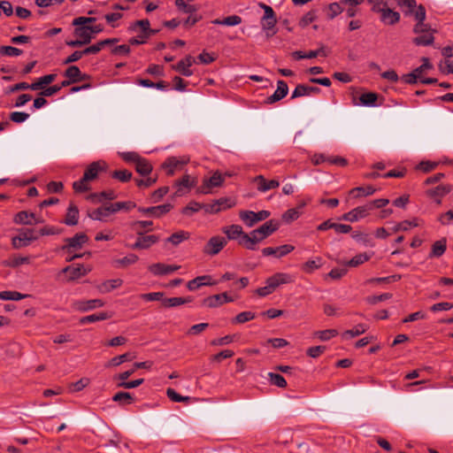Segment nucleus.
Returning <instances> with one entry per match:
<instances>
[{
  "label": "nucleus",
  "mask_w": 453,
  "mask_h": 453,
  "mask_svg": "<svg viewBox=\"0 0 453 453\" xmlns=\"http://www.w3.org/2000/svg\"><path fill=\"white\" fill-rule=\"evenodd\" d=\"M279 226L280 224L278 221L271 219L258 228L251 231L249 234H245L243 238L247 243V250H255L257 249L256 244L277 231Z\"/></svg>",
  "instance_id": "f257e3e1"
},
{
  "label": "nucleus",
  "mask_w": 453,
  "mask_h": 453,
  "mask_svg": "<svg viewBox=\"0 0 453 453\" xmlns=\"http://www.w3.org/2000/svg\"><path fill=\"white\" fill-rule=\"evenodd\" d=\"M35 229L26 228L19 230L18 235L12 237V244L15 249H20L28 246L33 241L38 239V235L35 234Z\"/></svg>",
  "instance_id": "f03ea898"
},
{
  "label": "nucleus",
  "mask_w": 453,
  "mask_h": 453,
  "mask_svg": "<svg viewBox=\"0 0 453 453\" xmlns=\"http://www.w3.org/2000/svg\"><path fill=\"white\" fill-rule=\"evenodd\" d=\"M227 241L225 237L216 235L209 239L203 249L205 255L213 257L218 255L226 245Z\"/></svg>",
  "instance_id": "7ed1b4c3"
},
{
  "label": "nucleus",
  "mask_w": 453,
  "mask_h": 453,
  "mask_svg": "<svg viewBox=\"0 0 453 453\" xmlns=\"http://www.w3.org/2000/svg\"><path fill=\"white\" fill-rule=\"evenodd\" d=\"M240 219L250 227L253 226L257 222L262 221L270 216V211L262 210L257 212L252 211H241Z\"/></svg>",
  "instance_id": "20e7f679"
},
{
  "label": "nucleus",
  "mask_w": 453,
  "mask_h": 453,
  "mask_svg": "<svg viewBox=\"0 0 453 453\" xmlns=\"http://www.w3.org/2000/svg\"><path fill=\"white\" fill-rule=\"evenodd\" d=\"M413 17L417 20V23L413 27V32L415 34L426 33L431 29L430 25L425 23L426 18V12L424 5H418V9L415 11Z\"/></svg>",
  "instance_id": "39448f33"
},
{
  "label": "nucleus",
  "mask_w": 453,
  "mask_h": 453,
  "mask_svg": "<svg viewBox=\"0 0 453 453\" xmlns=\"http://www.w3.org/2000/svg\"><path fill=\"white\" fill-rule=\"evenodd\" d=\"M107 164L104 161H95L88 165L83 173V180L92 181L96 180L99 173L105 172Z\"/></svg>",
  "instance_id": "423d86ee"
},
{
  "label": "nucleus",
  "mask_w": 453,
  "mask_h": 453,
  "mask_svg": "<svg viewBox=\"0 0 453 453\" xmlns=\"http://www.w3.org/2000/svg\"><path fill=\"white\" fill-rule=\"evenodd\" d=\"M88 241V237L84 233H77L73 237L65 239V244L61 247V250L70 253L72 250L81 249Z\"/></svg>",
  "instance_id": "0eeeda50"
},
{
  "label": "nucleus",
  "mask_w": 453,
  "mask_h": 453,
  "mask_svg": "<svg viewBox=\"0 0 453 453\" xmlns=\"http://www.w3.org/2000/svg\"><path fill=\"white\" fill-rule=\"evenodd\" d=\"M223 233L226 234L227 240H238V243L247 249V243L244 241L243 236L247 234L243 232L242 227L240 225H231L222 229Z\"/></svg>",
  "instance_id": "6e6552de"
},
{
  "label": "nucleus",
  "mask_w": 453,
  "mask_h": 453,
  "mask_svg": "<svg viewBox=\"0 0 453 453\" xmlns=\"http://www.w3.org/2000/svg\"><path fill=\"white\" fill-rule=\"evenodd\" d=\"M173 208V204L165 203L151 207H138V211L147 216L160 218L163 215L168 213Z\"/></svg>",
  "instance_id": "1a4fd4ad"
},
{
  "label": "nucleus",
  "mask_w": 453,
  "mask_h": 453,
  "mask_svg": "<svg viewBox=\"0 0 453 453\" xmlns=\"http://www.w3.org/2000/svg\"><path fill=\"white\" fill-rule=\"evenodd\" d=\"M369 211L366 207V204L362 206H357L351 211L342 215L340 219L349 221V222H357L359 219H362L369 215Z\"/></svg>",
  "instance_id": "9d476101"
},
{
  "label": "nucleus",
  "mask_w": 453,
  "mask_h": 453,
  "mask_svg": "<svg viewBox=\"0 0 453 453\" xmlns=\"http://www.w3.org/2000/svg\"><path fill=\"white\" fill-rule=\"evenodd\" d=\"M158 235H145V234H143L142 235H137L136 242L134 244H132L131 248L133 250H147L150 248L153 244L158 242Z\"/></svg>",
  "instance_id": "9b49d317"
},
{
  "label": "nucleus",
  "mask_w": 453,
  "mask_h": 453,
  "mask_svg": "<svg viewBox=\"0 0 453 453\" xmlns=\"http://www.w3.org/2000/svg\"><path fill=\"white\" fill-rule=\"evenodd\" d=\"M195 186L196 181L190 180V176L188 174H185L181 179L175 180L174 187L176 188V191L174 196H181L187 194Z\"/></svg>",
  "instance_id": "f8f14e48"
},
{
  "label": "nucleus",
  "mask_w": 453,
  "mask_h": 453,
  "mask_svg": "<svg viewBox=\"0 0 453 453\" xmlns=\"http://www.w3.org/2000/svg\"><path fill=\"white\" fill-rule=\"evenodd\" d=\"M288 93V86L287 82L283 80H279L277 81V89L274 93L268 96L265 103L268 104H274L281 99H283Z\"/></svg>",
  "instance_id": "ddd939ff"
},
{
  "label": "nucleus",
  "mask_w": 453,
  "mask_h": 453,
  "mask_svg": "<svg viewBox=\"0 0 453 453\" xmlns=\"http://www.w3.org/2000/svg\"><path fill=\"white\" fill-rule=\"evenodd\" d=\"M195 63V58L188 55L183 59L180 60L176 65H172V68L180 73L181 75L189 77L193 74V71L189 68Z\"/></svg>",
  "instance_id": "4468645a"
},
{
  "label": "nucleus",
  "mask_w": 453,
  "mask_h": 453,
  "mask_svg": "<svg viewBox=\"0 0 453 453\" xmlns=\"http://www.w3.org/2000/svg\"><path fill=\"white\" fill-rule=\"evenodd\" d=\"M294 249L295 247L290 244H284L279 247H266L262 250V254L265 257L275 256L280 258L289 254Z\"/></svg>",
  "instance_id": "2eb2a0df"
},
{
  "label": "nucleus",
  "mask_w": 453,
  "mask_h": 453,
  "mask_svg": "<svg viewBox=\"0 0 453 453\" xmlns=\"http://www.w3.org/2000/svg\"><path fill=\"white\" fill-rule=\"evenodd\" d=\"M218 281H213L211 275H202L189 280L187 288L190 291H195L203 286H214Z\"/></svg>",
  "instance_id": "dca6fc26"
},
{
  "label": "nucleus",
  "mask_w": 453,
  "mask_h": 453,
  "mask_svg": "<svg viewBox=\"0 0 453 453\" xmlns=\"http://www.w3.org/2000/svg\"><path fill=\"white\" fill-rule=\"evenodd\" d=\"M292 281L291 275L284 273H276L273 276L269 277L265 283L274 291L279 286L287 284Z\"/></svg>",
  "instance_id": "f3484780"
},
{
  "label": "nucleus",
  "mask_w": 453,
  "mask_h": 453,
  "mask_svg": "<svg viewBox=\"0 0 453 453\" xmlns=\"http://www.w3.org/2000/svg\"><path fill=\"white\" fill-rule=\"evenodd\" d=\"M62 272L68 276L69 280H75L82 276H85L89 270L84 268L82 265H72L65 267Z\"/></svg>",
  "instance_id": "a211bd4d"
},
{
  "label": "nucleus",
  "mask_w": 453,
  "mask_h": 453,
  "mask_svg": "<svg viewBox=\"0 0 453 453\" xmlns=\"http://www.w3.org/2000/svg\"><path fill=\"white\" fill-rule=\"evenodd\" d=\"M64 76L69 79L73 83H77L89 79V75L82 73L80 68L76 65H70L64 72Z\"/></svg>",
  "instance_id": "6ab92c4d"
},
{
  "label": "nucleus",
  "mask_w": 453,
  "mask_h": 453,
  "mask_svg": "<svg viewBox=\"0 0 453 453\" xmlns=\"http://www.w3.org/2000/svg\"><path fill=\"white\" fill-rule=\"evenodd\" d=\"M179 265H165L163 263L152 264L149 266V271L154 275H166L177 271Z\"/></svg>",
  "instance_id": "aec40b11"
},
{
  "label": "nucleus",
  "mask_w": 453,
  "mask_h": 453,
  "mask_svg": "<svg viewBox=\"0 0 453 453\" xmlns=\"http://www.w3.org/2000/svg\"><path fill=\"white\" fill-rule=\"evenodd\" d=\"M111 203L105 206H101L93 211H88V216L93 220L105 221L106 218L112 214Z\"/></svg>",
  "instance_id": "412c9836"
},
{
  "label": "nucleus",
  "mask_w": 453,
  "mask_h": 453,
  "mask_svg": "<svg viewBox=\"0 0 453 453\" xmlns=\"http://www.w3.org/2000/svg\"><path fill=\"white\" fill-rule=\"evenodd\" d=\"M321 89L319 87H311L305 84H298L291 95V99L309 96L311 94H319Z\"/></svg>",
  "instance_id": "4be33fe9"
},
{
  "label": "nucleus",
  "mask_w": 453,
  "mask_h": 453,
  "mask_svg": "<svg viewBox=\"0 0 453 453\" xmlns=\"http://www.w3.org/2000/svg\"><path fill=\"white\" fill-rule=\"evenodd\" d=\"M254 182L257 185V189L261 192H266L280 186L277 180H267L263 175H257L254 178Z\"/></svg>",
  "instance_id": "5701e85b"
},
{
  "label": "nucleus",
  "mask_w": 453,
  "mask_h": 453,
  "mask_svg": "<svg viewBox=\"0 0 453 453\" xmlns=\"http://www.w3.org/2000/svg\"><path fill=\"white\" fill-rule=\"evenodd\" d=\"M13 222L15 224L21 225H33L39 223L40 221L35 219V213L27 211H20L14 216Z\"/></svg>",
  "instance_id": "b1692460"
},
{
  "label": "nucleus",
  "mask_w": 453,
  "mask_h": 453,
  "mask_svg": "<svg viewBox=\"0 0 453 453\" xmlns=\"http://www.w3.org/2000/svg\"><path fill=\"white\" fill-rule=\"evenodd\" d=\"M401 16L398 12L387 7L380 15V21L386 25L393 26L400 21Z\"/></svg>",
  "instance_id": "393cba45"
},
{
  "label": "nucleus",
  "mask_w": 453,
  "mask_h": 453,
  "mask_svg": "<svg viewBox=\"0 0 453 453\" xmlns=\"http://www.w3.org/2000/svg\"><path fill=\"white\" fill-rule=\"evenodd\" d=\"M78 220L79 209L73 203H70L67 208L65 218L62 222L67 226H75L78 224Z\"/></svg>",
  "instance_id": "a878e982"
},
{
  "label": "nucleus",
  "mask_w": 453,
  "mask_h": 453,
  "mask_svg": "<svg viewBox=\"0 0 453 453\" xmlns=\"http://www.w3.org/2000/svg\"><path fill=\"white\" fill-rule=\"evenodd\" d=\"M447 249V240L446 238H441L434 242L432 245L431 251L428 255V258L434 257H441Z\"/></svg>",
  "instance_id": "bb28decb"
},
{
  "label": "nucleus",
  "mask_w": 453,
  "mask_h": 453,
  "mask_svg": "<svg viewBox=\"0 0 453 453\" xmlns=\"http://www.w3.org/2000/svg\"><path fill=\"white\" fill-rule=\"evenodd\" d=\"M104 305V303L101 299H91L86 301H80L76 304V308L81 311H87L90 310H94L96 308H100Z\"/></svg>",
  "instance_id": "cd10ccee"
},
{
  "label": "nucleus",
  "mask_w": 453,
  "mask_h": 453,
  "mask_svg": "<svg viewBox=\"0 0 453 453\" xmlns=\"http://www.w3.org/2000/svg\"><path fill=\"white\" fill-rule=\"evenodd\" d=\"M395 2L403 9L405 16H414L415 11L418 7L416 0H395Z\"/></svg>",
  "instance_id": "c85d7f7f"
},
{
  "label": "nucleus",
  "mask_w": 453,
  "mask_h": 453,
  "mask_svg": "<svg viewBox=\"0 0 453 453\" xmlns=\"http://www.w3.org/2000/svg\"><path fill=\"white\" fill-rule=\"evenodd\" d=\"M57 78V74L50 73L40 77L35 82L30 84V89L39 90L44 88L46 85L52 83Z\"/></svg>",
  "instance_id": "c756f323"
},
{
  "label": "nucleus",
  "mask_w": 453,
  "mask_h": 453,
  "mask_svg": "<svg viewBox=\"0 0 453 453\" xmlns=\"http://www.w3.org/2000/svg\"><path fill=\"white\" fill-rule=\"evenodd\" d=\"M277 22L278 20L276 16L267 18V19L261 18L260 24L262 29L266 32L267 36H273L277 33V31L274 29Z\"/></svg>",
  "instance_id": "7c9ffc66"
},
{
  "label": "nucleus",
  "mask_w": 453,
  "mask_h": 453,
  "mask_svg": "<svg viewBox=\"0 0 453 453\" xmlns=\"http://www.w3.org/2000/svg\"><path fill=\"white\" fill-rule=\"evenodd\" d=\"M186 163L187 161H180L177 157H171L162 164V167L166 170L168 176H173L174 174L175 169H177L179 165H184Z\"/></svg>",
  "instance_id": "2f4dec72"
},
{
  "label": "nucleus",
  "mask_w": 453,
  "mask_h": 453,
  "mask_svg": "<svg viewBox=\"0 0 453 453\" xmlns=\"http://www.w3.org/2000/svg\"><path fill=\"white\" fill-rule=\"evenodd\" d=\"M193 300L191 296L188 297H169L162 300V304L165 308L176 307L181 304L190 303Z\"/></svg>",
  "instance_id": "473e14b6"
},
{
  "label": "nucleus",
  "mask_w": 453,
  "mask_h": 453,
  "mask_svg": "<svg viewBox=\"0 0 453 453\" xmlns=\"http://www.w3.org/2000/svg\"><path fill=\"white\" fill-rule=\"evenodd\" d=\"M153 221L151 220H137L133 223L132 227L137 235H142L149 231H151Z\"/></svg>",
  "instance_id": "72a5a7b5"
},
{
  "label": "nucleus",
  "mask_w": 453,
  "mask_h": 453,
  "mask_svg": "<svg viewBox=\"0 0 453 453\" xmlns=\"http://www.w3.org/2000/svg\"><path fill=\"white\" fill-rule=\"evenodd\" d=\"M109 318H110V315L107 312L101 311L99 313H95V314H91V315L81 318L80 324L86 325V324L95 323L97 321L108 319Z\"/></svg>",
  "instance_id": "f704fd0d"
},
{
  "label": "nucleus",
  "mask_w": 453,
  "mask_h": 453,
  "mask_svg": "<svg viewBox=\"0 0 453 453\" xmlns=\"http://www.w3.org/2000/svg\"><path fill=\"white\" fill-rule=\"evenodd\" d=\"M112 400L116 403H119L120 405L131 404L134 397L129 392L119 391L113 396Z\"/></svg>",
  "instance_id": "c9c22d12"
},
{
  "label": "nucleus",
  "mask_w": 453,
  "mask_h": 453,
  "mask_svg": "<svg viewBox=\"0 0 453 453\" xmlns=\"http://www.w3.org/2000/svg\"><path fill=\"white\" fill-rule=\"evenodd\" d=\"M73 34L77 38L82 40L85 44H88L94 38L90 33V30L88 29V26L75 27Z\"/></svg>",
  "instance_id": "e433bc0d"
},
{
  "label": "nucleus",
  "mask_w": 453,
  "mask_h": 453,
  "mask_svg": "<svg viewBox=\"0 0 453 453\" xmlns=\"http://www.w3.org/2000/svg\"><path fill=\"white\" fill-rule=\"evenodd\" d=\"M190 234L187 231H178L170 235L165 242H171L173 246H178L183 241L189 239Z\"/></svg>",
  "instance_id": "4c0bfd02"
},
{
  "label": "nucleus",
  "mask_w": 453,
  "mask_h": 453,
  "mask_svg": "<svg viewBox=\"0 0 453 453\" xmlns=\"http://www.w3.org/2000/svg\"><path fill=\"white\" fill-rule=\"evenodd\" d=\"M242 21V18L238 15H231L224 18L223 19H216L211 21L212 24L215 25H223V26H237L241 24Z\"/></svg>",
  "instance_id": "58836bf2"
},
{
  "label": "nucleus",
  "mask_w": 453,
  "mask_h": 453,
  "mask_svg": "<svg viewBox=\"0 0 453 453\" xmlns=\"http://www.w3.org/2000/svg\"><path fill=\"white\" fill-rule=\"evenodd\" d=\"M133 356L131 353L129 352H127V353H124L122 355H119V356H116L112 358H111L107 364H105V367L108 368V367H111V366H119L121 364L125 363V362H127V361H131L133 359Z\"/></svg>",
  "instance_id": "ea45409f"
},
{
  "label": "nucleus",
  "mask_w": 453,
  "mask_h": 453,
  "mask_svg": "<svg viewBox=\"0 0 453 453\" xmlns=\"http://www.w3.org/2000/svg\"><path fill=\"white\" fill-rule=\"evenodd\" d=\"M152 169L151 164L144 157H142L135 165L136 172L142 176L149 175Z\"/></svg>",
  "instance_id": "a19ab883"
},
{
  "label": "nucleus",
  "mask_w": 453,
  "mask_h": 453,
  "mask_svg": "<svg viewBox=\"0 0 453 453\" xmlns=\"http://www.w3.org/2000/svg\"><path fill=\"white\" fill-rule=\"evenodd\" d=\"M28 263H29L28 257L13 256V257H10L9 259L4 260L2 262V265L15 268L21 265H25V264H28Z\"/></svg>",
  "instance_id": "79ce46f5"
},
{
  "label": "nucleus",
  "mask_w": 453,
  "mask_h": 453,
  "mask_svg": "<svg viewBox=\"0 0 453 453\" xmlns=\"http://www.w3.org/2000/svg\"><path fill=\"white\" fill-rule=\"evenodd\" d=\"M451 190V187L449 185H439L434 188L427 190V196L431 197H439L441 198L442 196L449 194Z\"/></svg>",
  "instance_id": "37998d69"
},
{
  "label": "nucleus",
  "mask_w": 453,
  "mask_h": 453,
  "mask_svg": "<svg viewBox=\"0 0 453 453\" xmlns=\"http://www.w3.org/2000/svg\"><path fill=\"white\" fill-rule=\"evenodd\" d=\"M123 281L120 279L108 280L101 284L99 290L102 293H109L113 289L120 287Z\"/></svg>",
  "instance_id": "c03bdc74"
},
{
  "label": "nucleus",
  "mask_w": 453,
  "mask_h": 453,
  "mask_svg": "<svg viewBox=\"0 0 453 453\" xmlns=\"http://www.w3.org/2000/svg\"><path fill=\"white\" fill-rule=\"evenodd\" d=\"M158 29H152L150 27L146 30L145 33H140L139 37L141 40L129 39L128 42L131 45H140L143 44L147 42V40L151 36L158 33Z\"/></svg>",
  "instance_id": "a18cd8bd"
},
{
  "label": "nucleus",
  "mask_w": 453,
  "mask_h": 453,
  "mask_svg": "<svg viewBox=\"0 0 453 453\" xmlns=\"http://www.w3.org/2000/svg\"><path fill=\"white\" fill-rule=\"evenodd\" d=\"M139 257L135 254H129L122 258L114 260L116 267H127L130 265H134L138 261Z\"/></svg>",
  "instance_id": "49530a36"
},
{
  "label": "nucleus",
  "mask_w": 453,
  "mask_h": 453,
  "mask_svg": "<svg viewBox=\"0 0 453 453\" xmlns=\"http://www.w3.org/2000/svg\"><path fill=\"white\" fill-rule=\"evenodd\" d=\"M322 258L318 257L315 259L308 260L302 265V270L306 273H311L314 270L320 268Z\"/></svg>",
  "instance_id": "de8ad7c7"
},
{
  "label": "nucleus",
  "mask_w": 453,
  "mask_h": 453,
  "mask_svg": "<svg viewBox=\"0 0 453 453\" xmlns=\"http://www.w3.org/2000/svg\"><path fill=\"white\" fill-rule=\"evenodd\" d=\"M27 295L21 294L18 291L5 290L0 292V300L19 301L27 297Z\"/></svg>",
  "instance_id": "09e8293b"
},
{
  "label": "nucleus",
  "mask_w": 453,
  "mask_h": 453,
  "mask_svg": "<svg viewBox=\"0 0 453 453\" xmlns=\"http://www.w3.org/2000/svg\"><path fill=\"white\" fill-rule=\"evenodd\" d=\"M367 330V326L364 324H358L354 328L352 329H349V330H346L343 334H342V337L345 338V339H348V338H354V337H357V336H359L361 335L362 334H364L365 331Z\"/></svg>",
  "instance_id": "8fccbe9b"
},
{
  "label": "nucleus",
  "mask_w": 453,
  "mask_h": 453,
  "mask_svg": "<svg viewBox=\"0 0 453 453\" xmlns=\"http://www.w3.org/2000/svg\"><path fill=\"white\" fill-rule=\"evenodd\" d=\"M378 99V95L373 92L364 93L360 96V104L365 106H375Z\"/></svg>",
  "instance_id": "3c124183"
},
{
  "label": "nucleus",
  "mask_w": 453,
  "mask_h": 453,
  "mask_svg": "<svg viewBox=\"0 0 453 453\" xmlns=\"http://www.w3.org/2000/svg\"><path fill=\"white\" fill-rule=\"evenodd\" d=\"M376 189L372 186H367L365 188L364 187H357L354 188L349 191V194L352 195L354 197H359L361 196H371L375 193Z\"/></svg>",
  "instance_id": "603ef678"
},
{
  "label": "nucleus",
  "mask_w": 453,
  "mask_h": 453,
  "mask_svg": "<svg viewBox=\"0 0 453 453\" xmlns=\"http://www.w3.org/2000/svg\"><path fill=\"white\" fill-rule=\"evenodd\" d=\"M256 318V313L252 311H242L237 314L234 319H232V324H243L248 321H250Z\"/></svg>",
  "instance_id": "864d4df0"
},
{
  "label": "nucleus",
  "mask_w": 453,
  "mask_h": 453,
  "mask_svg": "<svg viewBox=\"0 0 453 453\" xmlns=\"http://www.w3.org/2000/svg\"><path fill=\"white\" fill-rule=\"evenodd\" d=\"M317 18H318L317 11L311 10L300 19L298 25L302 28H304L307 26H309L311 23L314 22L317 19Z\"/></svg>",
  "instance_id": "5fc2aeb1"
},
{
  "label": "nucleus",
  "mask_w": 453,
  "mask_h": 453,
  "mask_svg": "<svg viewBox=\"0 0 453 453\" xmlns=\"http://www.w3.org/2000/svg\"><path fill=\"white\" fill-rule=\"evenodd\" d=\"M111 211H113V213H116L121 210H125V211H128L136 207V203L134 202H131V201L117 202L114 203H111Z\"/></svg>",
  "instance_id": "6e6d98bb"
},
{
  "label": "nucleus",
  "mask_w": 453,
  "mask_h": 453,
  "mask_svg": "<svg viewBox=\"0 0 453 453\" xmlns=\"http://www.w3.org/2000/svg\"><path fill=\"white\" fill-rule=\"evenodd\" d=\"M418 226V224L417 223L416 219H414L412 221H411V220H403L402 222L396 223L392 227V232L393 233H397V232H400V231H407V230H409L410 227H416Z\"/></svg>",
  "instance_id": "4d7b16f0"
},
{
  "label": "nucleus",
  "mask_w": 453,
  "mask_h": 453,
  "mask_svg": "<svg viewBox=\"0 0 453 453\" xmlns=\"http://www.w3.org/2000/svg\"><path fill=\"white\" fill-rule=\"evenodd\" d=\"M150 27V20L147 19L136 20L135 22L132 23L128 27V31L136 32L138 30V28L140 27L141 28L140 33H145L146 30L149 29Z\"/></svg>",
  "instance_id": "13d9d810"
},
{
  "label": "nucleus",
  "mask_w": 453,
  "mask_h": 453,
  "mask_svg": "<svg viewBox=\"0 0 453 453\" xmlns=\"http://www.w3.org/2000/svg\"><path fill=\"white\" fill-rule=\"evenodd\" d=\"M370 259V256L366 253H360L353 257L350 260L346 263V265L350 267L358 266Z\"/></svg>",
  "instance_id": "bf43d9fd"
},
{
  "label": "nucleus",
  "mask_w": 453,
  "mask_h": 453,
  "mask_svg": "<svg viewBox=\"0 0 453 453\" xmlns=\"http://www.w3.org/2000/svg\"><path fill=\"white\" fill-rule=\"evenodd\" d=\"M221 297L219 294L210 296L203 300V305L209 308H216L222 305Z\"/></svg>",
  "instance_id": "052dcab7"
},
{
  "label": "nucleus",
  "mask_w": 453,
  "mask_h": 453,
  "mask_svg": "<svg viewBox=\"0 0 453 453\" xmlns=\"http://www.w3.org/2000/svg\"><path fill=\"white\" fill-rule=\"evenodd\" d=\"M268 376L272 385L277 386L280 388H285L287 387V381L282 375L279 373L269 372Z\"/></svg>",
  "instance_id": "680f3d73"
},
{
  "label": "nucleus",
  "mask_w": 453,
  "mask_h": 453,
  "mask_svg": "<svg viewBox=\"0 0 453 453\" xmlns=\"http://www.w3.org/2000/svg\"><path fill=\"white\" fill-rule=\"evenodd\" d=\"M22 53V50L13 46H0V55L2 56L18 57Z\"/></svg>",
  "instance_id": "e2e57ef3"
},
{
  "label": "nucleus",
  "mask_w": 453,
  "mask_h": 453,
  "mask_svg": "<svg viewBox=\"0 0 453 453\" xmlns=\"http://www.w3.org/2000/svg\"><path fill=\"white\" fill-rule=\"evenodd\" d=\"M201 209L202 203L196 201H191L190 203H188L187 206H185L182 209L181 212L184 215L192 216L194 213L199 211Z\"/></svg>",
  "instance_id": "0e129e2a"
},
{
  "label": "nucleus",
  "mask_w": 453,
  "mask_h": 453,
  "mask_svg": "<svg viewBox=\"0 0 453 453\" xmlns=\"http://www.w3.org/2000/svg\"><path fill=\"white\" fill-rule=\"evenodd\" d=\"M111 177L119 180L121 182H127L132 178V173L127 169L116 170L112 172Z\"/></svg>",
  "instance_id": "69168bd1"
},
{
  "label": "nucleus",
  "mask_w": 453,
  "mask_h": 453,
  "mask_svg": "<svg viewBox=\"0 0 453 453\" xmlns=\"http://www.w3.org/2000/svg\"><path fill=\"white\" fill-rule=\"evenodd\" d=\"M326 9H327L326 15H327L328 19H334L337 15L342 13L343 11L342 8L341 7L340 4H338V3L329 4L327 5Z\"/></svg>",
  "instance_id": "338daca9"
},
{
  "label": "nucleus",
  "mask_w": 453,
  "mask_h": 453,
  "mask_svg": "<svg viewBox=\"0 0 453 453\" xmlns=\"http://www.w3.org/2000/svg\"><path fill=\"white\" fill-rule=\"evenodd\" d=\"M301 215L300 211H298L297 208H292L286 211L282 215V219L287 222L290 223L296 219H297Z\"/></svg>",
  "instance_id": "774afa93"
}]
</instances>
